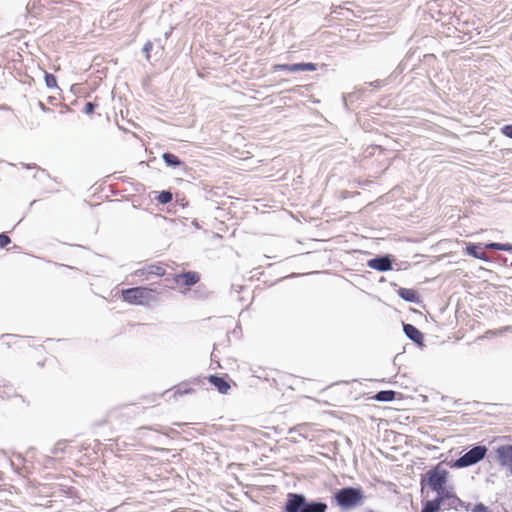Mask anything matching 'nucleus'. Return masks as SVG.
<instances>
[{"mask_svg":"<svg viewBox=\"0 0 512 512\" xmlns=\"http://www.w3.org/2000/svg\"><path fill=\"white\" fill-rule=\"evenodd\" d=\"M392 80H393V79H392V78H390V75H389V76H388L386 79H384V80L377 79V80H375V81H371V82L366 83V84H367L368 86H370V87L375 88V89H379V88L383 87L384 85H386V84L390 83Z\"/></svg>","mask_w":512,"mask_h":512,"instance_id":"24","label":"nucleus"},{"mask_svg":"<svg viewBox=\"0 0 512 512\" xmlns=\"http://www.w3.org/2000/svg\"><path fill=\"white\" fill-rule=\"evenodd\" d=\"M404 333L406 336L417 344H421L423 341L422 332L412 324H404Z\"/></svg>","mask_w":512,"mask_h":512,"instance_id":"11","label":"nucleus"},{"mask_svg":"<svg viewBox=\"0 0 512 512\" xmlns=\"http://www.w3.org/2000/svg\"><path fill=\"white\" fill-rule=\"evenodd\" d=\"M327 504L323 502H311L306 503V505L301 509L300 512H326Z\"/></svg>","mask_w":512,"mask_h":512,"instance_id":"17","label":"nucleus"},{"mask_svg":"<svg viewBox=\"0 0 512 512\" xmlns=\"http://www.w3.org/2000/svg\"><path fill=\"white\" fill-rule=\"evenodd\" d=\"M44 80H45V84H46L47 88H49V89H54V88L59 89V87L57 85V79H56V77L52 73L45 72Z\"/></svg>","mask_w":512,"mask_h":512,"instance_id":"23","label":"nucleus"},{"mask_svg":"<svg viewBox=\"0 0 512 512\" xmlns=\"http://www.w3.org/2000/svg\"><path fill=\"white\" fill-rule=\"evenodd\" d=\"M39 4V0H29L26 6L27 12H30L32 9L36 8Z\"/></svg>","mask_w":512,"mask_h":512,"instance_id":"33","label":"nucleus"},{"mask_svg":"<svg viewBox=\"0 0 512 512\" xmlns=\"http://www.w3.org/2000/svg\"><path fill=\"white\" fill-rule=\"evenodd\" d=\"M472 512H490L489 508L482 503L476 504Z\"/></svg>","mask_w":512,"mask_h":512,"instance_id":"32","label":"nucleus"},{"mask_svg":"<svg viewBox=\"0 0 512 512\" xmlns=\"http://www.w3.org/2000/svg\"><path fill=\"white\" fill-rule=\"evenodd\" d=\"M38 106L42 111H48V108L45 106L43 102L38 101Z\"/></svg>","mask_w":512,"mask_h":512,"instance_id":"34","label":"nucleus"},{"mask_svg":"<svg viewBox=\"0 0 512 512\" xmlns=\"http://www.w3.org/2000/svg\"><path fill=\"white\" fill-rule=\"evenodd\" d=\"M294 73L305 72V71H315L317 69V65L312 62H298L293 63Z\"/></svg>","mask_w":512,"mask_h":512,"instance_id":"18","label":"nucleus"},{"mask_svg":"<svg viewBox=\"0 0 512 512\" xmlns=\"http://www.w3.org/2000/svg\"><path fill=\"white\" fill-rule=\"evenodd\" d=\"M504 133L508 136V137H511L512 138V129L511 130H503Z\"/></svg>","mask_w":512,"mask_h":512,"instance_id":"35","label":"nucleus"},{"mask_svg":"<svg viewBox=\"0 0 512 512\" xmlns=\"http://www.w3.org/2000/svg\"><path fill=\"white\" fill-rule=\"evenodd\" d=\"M445 500L448 499L443 496H437L435 499L427 501L421 512H439Z\"/></svg>","mask_w":512,"mask_h":512,"instance_id":"13","label":"nucleus"},{"mask_svg":"<svg viewBox=\"0 0 512 512\" xmlns=\"http://www.w3.org/2000/svg\"><path fill=\"white\" fill-rule=\"evenodd\" d=\"M342 10H344V7H342V6H334V7H332L331 13L332 14L341 15L342 14V12H341ZM345 10H346L347 13L351 14L352 16L355 15L354 12L351 9L345 8Z\"/></svg>","mask_w":512,"mask_h":512,"instance_id":"30","label":"nucleus"},{"mask_svg":"<svg viewBox=\"0 0 512 512\" xmlns=\"http://www.w3.org/2000/svg\"><path fill=\"white\" fill-rule=\"evenodd\" d=\"M13 396H16V394L12 386L0 385V398L2 400L10 399Z\"/></svg>","mask_w":512,"mask_h":512,"instance_id":"20","label":"nucleus"},{"mask_svg":"<svg viewBox=\"0 0 512 512\" xmlns=\"http://www.w3.org/2000/svg\"><path fill=\"white\" fill-rule=\"evenodd\" d=\"M98 107V104L95 102H87L84 105L83 112L87 115L94 113L95 109Z\"/></svg>","mask_w":512,"mask_h":512,"instance_id":"28","label":"nucleus"},{"mask_svg":"<svg viewBox=\"0 0 512 512\" xmlns=\"http://www.w3.org/2000/svg\"><path fill=\"white\" fill-rule=\"evenodd\" d=\"M369 266L378 271H388L392 268V263L388 257H381L370 260Z\"/></svg>","mask_w":512,"mask_h":512,"instance_id":"12","label":"nucleus"},{"mask_svg":"<svg viewBox=\"0 0 512 512\" xmlns=\"http://www.w3.org/2000/svg\"><path fill=\"white\" fill-rule=\"evenodd\" d=\"M395 397H396V392H394L392 390H384V391L378 392L374 396V399L377 401L388 402V401H393L395 399Z\"/></svg>","mask_w":512,"mask_h":512,"instance_id":"19","label":"nucleus"},{"mask_svg":"<svg viewBox=\"0 0 512 512\" xmlns=\"http://www.w3.org/2000/svg\"><path fill=\"white\" fill-rule=\"evenodd\" d=\"M485 248L499 251H509L511 249V247L508 244L502 243H489L485 245Z\"/></svg>","mask_w":512,"mask_h":512,"instance_id":"26","label":"nucleus"},{"mask_svg":"<svg viewBox=\"0 0 512 512\" xmlns=\"http://www.w3.org/2000/svg\"><path fill=\"white\" fill-rule=\"evenodd\" d=\"M152 48H153V43L151 41H147L142 48V51L145 53V57L148 61L150 60V52H151Z\"/></svg>","mask_w":512,"mask_h":512,"instance_id":"29","label":"nucleus"},{"mask_svg":"<svg viewBox=\"0 0 512 512\" xmlns=\"http://www.w3.org/2000/svg\"><path fill=\"white\" fill-rule=\"evenodd\" d=\"M448 477V470L439 463L426 473L427 485L437 493V496L459 500L453 491V487L448 486Z\"/></svg>","mask_w":512,"mask_h":512,"instance_id":"1","label":"nucleus"},{"mask_svg":"<svg viewBox=\"0 0 512 512\" xmlns=\"http://www.w3.org/2000/svg\"><path fill=\"white\" fill-rule=\"evenodd\" d=\"M365 92H366V88L362 87V88H357L355 91H353L351 93L343 94L342 100H343V105H344L345 109L349 110L350 105L353 104L354 102L360 100Z\"/></svg>","mask_w":512,"mask_h":512,"instance_id":"9","label":"nucleus"},{"mask_svg":"<svg viewBox=\"0 0 512 512\" xmlns=\"http://www.w3.org/2000/svg\"><path fill=\"white\" fill-rule=\"evenodd\" d=\"M195 389L192 388L189 384L183 383L175 388L174 395L182 396L184 394L194 393Z\"/></svg>","mask_w":512,"mask_h":512,"instance_id":"21","label":"nucleus"},{"mask_svg":"<svg viewBox=\"0 0 512 512\" xmlns=\"http://www.w3.org/2000/svg\"><path fill=\"white\" fill-rule=\"evenodd\" d=\"M337 504L343 509H350L363 503L364 494L361 488L346 487L335 494Z\"/></svg>","mask_w":512,"mask_h":512,"instance_id":"3","label":"nucleus"},{"mask_svg":"<svg viewBox=\"0 0 512 512\" xmlns=\"http://www.w3.org/2000/svg\"><path fill=\"white\" fill-rule=\"evenodd\" d=\"M306 505V498L302 494L288 493L284 512H300Z\"/></svg>","mask_w":512,"mask_h":512,"instance_id":"7","label":"nucleus"},{"mask_svg":"<svg viewBox=\"0 0 512 512\" xmlns=\"http://www.w3.org/2000/svg\"><path fill=\"white\" fill-rule=\"evenodd\" d=\"M487 453L486 446L479 445L473 447L471 450L466 452L464 455H462L460 458H458L454 464L453 467L456 468H463L468 467L471 465H474L481 461Z\"/></svg>","mask_w":512,"mask_h":512,"instance_id":"4","label":"nucleus"},{"mask_svg":"<svg viewBox=\"0 0 512 512\" xmlns=\"http://www.w3.org/2000/svg\"><path fill=\"white\" fill-rule=\"evenodd\" d=\"M499 462L512 470V445L500 446L497 451Z\"/></svg>","mask_w":512,"mask_h":512,"instance_id":"8","label":"nucleus"},{"mask_svg":"<svg viewBox=\"0 0 512 512\" xmlns=\"http://www.w3.org/2000/svg\"><path fill=\"white\" fill-rule=\"evenodd\" d=\"M200 274L196 271H187L175 274L172 278L174 284L179 288L189 289L200 281Z\"/></svg>","mask_w":512,"mask_h":512,"instance_id":"6","label":"nucleus"},{"mask_svg":"<svg viewBox=\"0 0 512 512\" xmlns=\"http://www.w3.org/2000/svg\"><path fill=\"white\" fill-rule=\"evenodd\" d=\"M172 199H173V196H172V193L170 191H162L157 196V200L161 204H167V203L171 202Z\"/></svg>","mask_w":512,"mask_h":512,"instance_id":"25","label":"nucleus"},{"mask_svg":"<svg viewBox=\"0 0 512 512\" xmlns=\"http://www.w3.org/2000/svg\"><path fill=\"white\" fill-rule=\"evenodd\" d=\"M398 295L408 302L417 303L419 301L418 292L415 289L411 288H400L397 291Z\"/></svg>","mask_w":512,"mask_h":512,"instance_id":"14","label":"nucleus"},{"mask_svg":"<svg viewBox=\"0 0 512 512\" xmlns=\"http://www.w3.org/2000/svg\"><path fill=\"white\" fill-rule=\"evenodd\" d=\"M171 32H166L165 37L168 38Z\"/></svg>","mask_w":512,"mask_h":512,"instance_id":"37","label":"nucleus"},{"mask_svg":"<svg viewBox=\"0 0 512 512\" xmlns=\"http://www.w3.org/2000/svg\"><path fill=\"white\" fill-rule=\"evenodd\" d=\"M273 69H274V71L283 70V71H287V72H290V73H294L293 63L276 64V65L273 66Z\"/></svg>","mask_w":512,"mask_h":512,"instance_id":"27","label":"nucleus"},{"mask_svg":"<svg viewBox=\"0 0 512 512\" xmlns=\"http://www.w3.org/2000/svg\"><path fill=\"white\" fill-rule=\"evenodd\" d=\"M466 253L470 256H473L477 259H480V260H484V261H487L488 260V257L486 255V253L484 251H482L480 249L479 246L475 245V244H469L467 245L466 247Z\"/></svg>","mask_w":512,"mask_h":512,"instance_id":"16","label":"nucleus"},{"mask_svg":"<svg viewBox=\"0 0 512 512\" xmlns=\"http://www.w3.org/2000/svg\"><path fill=\"white\" fill-rule=\"evenodd\" d=\"M156 290L146 286L123 289V301L131 305L147 306L156 299Z\"/></svg>","mask_w":512,"mask_h":512,"instance_id":"2","label":"nucleus"},{"mask_svg":"<svg viewBox=\"0 0 512 512\" xmlns=\"http://www.w3.org/2000/svg\"><path fill=\"white\" fill-rule=\"evenodd\" d=\"M207 379L221 394H227L231 388L229 382L223 377L210 375Z\"/></svg>","mask_w":512,"mask_h":512,"instance_id":"10","label":"nucleus"},{"mask_svg":"<svg viewBox=\"0 0 512 512\" xmlns=\"http://www.w3.org/2000/svg\"><path fill=\"white\" fill-rule=\"evenodd\" d=\"M11 239L8 235L2 233L0 234V248L6 247L8 244H10Z\"/></svg>","mask_w":512,"mask_h":512,"instance_id":"31","label":"nucleus"},{"mask_svg":"<svg viewBox=\"0 0 512 512\" xmlns=\"http://www.w3.org/2000/svg\"><path fill=\"white\" fill-rule=\"evenodd\" d=\"M501 128H506V129L512 128V124H505Z\"/></svg>","mask_w":512,"mask_h":512,"instance_id":"36","label":"nucleus"},{"mask_svg":"<svg viewBox=\"0 0 512 512\" xmlns=\"http://www.w3.org/2000/svg\"><path fill=\"white\" fill-rule=\"evenodd\" d=\"M166 273V269L162 264H150L136 269L132 275L138 277L141 281H147L152 276L162 277Z\"/></svg>","mask_w":512,"mask_h":512,"instance_id":"5","label":"nucleus"},{"mask_svg":"<svg viewBox=\"0 0 512 512\" xmlns=\"http://www.w3.org/2000/svg\"><path fill=\"white\" fill-rule=\"evenodd\" d=\"M415 51H409L404 59L399 63L396 69L390 74V78L394 79L408 68V63L414 56Z\"/></svg>","mask_w":512,"mask_h":512,"instance_id":"15","label":"nucleus"},{"mask_svg":"<svg viewBox=\"0 0 512 512\" xmlns=\"http://www.w3.org/2000/svg\"><path fill=\"white\" fill-rule=\"evenodd\" d=\"M163 160L169 166H179L181 164L180 159L172 153L163 154Z\"/></svg>","mask_w":512,"mask_h":512,"instance_id":"22","label":"nucleus"}]
</instances>
